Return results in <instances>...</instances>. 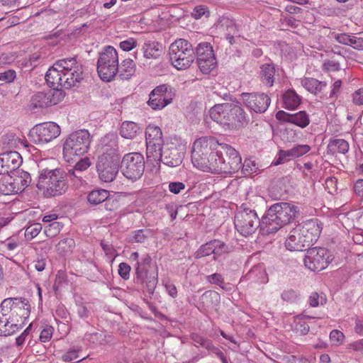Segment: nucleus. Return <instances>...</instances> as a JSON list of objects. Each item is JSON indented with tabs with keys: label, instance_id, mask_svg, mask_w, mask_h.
<instances>
[{
	"label": "nucleus",
	"instance_id": "obj_25",
	"mask_svg": "<svg viewBox=\"0 0 363 363\" xmlns=\"http://www.w3.org/2000/svg\"><path fill=\"white\" fill-rule=\"evenodd\" d=\"M203 143V138L196 139L193 144L191 156L194 167L201 171L204 170Z\"/></svg>",
	"mask_w": 363,
	"mask_h": 363
},
{
	"label": "nucleus",
	"instance_id": "obj_3",
	"mask_svg": "<svg viewBox=\"0 0 363 363\" xmlns=\"http://www.w3.org/2000/svg\"><path fill=\"white\" fill-rule=\"evenodd\" d=\"M297 206L286 202L272 205L262 217L263 233L272 234L293 222L298 216Z\"/></svg>",
	"mask_w": 363,
	"mask_h": 363
},
{
	"label": "nucleus",
	"instance_id": "obj_43",
	"mask_svg": "<svg viewBox=\"0 0 363 363\" xmlns=\"http://www.w3.org/2000/svg\"><path fill=\"white\" fill-rule=\"evenodd\" d=\"M216 28L222 31H226L225 33H231L232 35H236L238 33L236 26L233 21L225 17L220 18L218 23L216 25Z\"/></svg>",
	"mask_w": 363,
	"mask_h": 363
},
{
	"label": "nucleus",
	"instance_id": "obj_2",
	"mask_svg": "<svg viewBox=\"0 0 363 363\" xmlns=\"http://www.w3.org/2000/svg\"><path fill=\"white\" fill-rule=\"evenodd\" d=\"M204 44L200 43L194 52L191 44L183 38L177 39L169 46V55L172 65L179 70L189 68L197 55L196 63L200 71L204 73Z\"/></svg>",
	"mask_w": 363,
	"mask_h": 363
},
{
	"label": "nucleus",
	"instance_id": "obj_10",
	"mask_svg": "<svg viewBox=\"0 0 363 363\" xmlns=\"http://www.w3.org/2000/svg\"><path fill=\"white\" fill-rule=\"evenodd\" d=\"M206 146H209V152H206L208 155L207 163H206V172L211 173L220 174L223 172L228 171V167L223 163L222 144L218 143L213 138H206Z\"/></svg>",
	"mask_w": 363,
	"mask_h": 363
},
{
	"label": "nucleus",
	"instance_id": "obj_39",
	"mask_svg": "<svg viewBox=\"0 0 363 363\" xmlns=\"http://www.w3.org/2000/svg\"><path fill=\"white\" fill-rule=\"evenodd\" d=\"M206 74H207L206 71L208 70L209 72H214L215 69L217 67V60L213 53V47L209 44L206 43Z\"/></svg>",
	"mask_w": 363,
	"mask_h": 363
},
{
	"label": "nucleus",
	"instance_id": "obj_44",
	"mask_svg": "<svg viewBox=\"0 0 363 363\" xmlns=\"http://www.w3.org/2000/svg\"><path fill=\"white\" fill-rule=\"evenodd\" d=\"M289 120L290 123L295 124L302 128L306 127L310 123L308 114L303 111L291 114V117Z\"/></svg>",
	"mask_w": 363,
	"mask_h": 363
},
{
	"label": "nucleus",
	"instance_id": "obj_16",
	"mask_svg": "<svg viewBox=\"0 0 363 363\" xmlns=\"http://www.w3.org/2000/svg\"><path fill=\"white\" fill-rule=\"evenodd\" d=\"M99 152L98 157L121 160L118 135L114 133H109L101 138Z\"/></svg>",
	"mask_w": 363,
	"mask_h": 363
},
{
	"label": "nucleus",
	"instance_id": "obj_8",
	"mask_svg": "<svg viewBox=\"0 0 363 363\" xmlns=\"http://www.w3.org/2000/svg\"><path fill=\"white\" fill-rule=\"evenodd\" d=\"M118 56L116 49L107 46L100 53L97 62V72L100 78L105 82H111L117 74Z\"/></svg>",
	"mask_w": 363,
	"mask_h": 363
},
{
	"label": "nucleus",
	"instance_id": "obj_64",
	"mask_svg": "<svg viewBox=\"0 0 363 363\" xmlns=\"http://www.w3.org/2000/svg\"><path fill=\"white\" fill-rule=\"evenodd\" d=\"M353 101L356 105H363V89H359L353 94Z\"/></svg>",
	"mask_w": 363,
	"mask_h": 363
},
{
	"label": "nucleus",
	"instance_id": "obj_6",
	"mask_svg": "<svg viewBox=\"0 0 363 363\" xmlns=\"http://www.w3.org/2000/svg\"><path fill=\"white\" fill-rule=\"evenodd\" d=\"M235 227L242 236L253 234L260 227L263 232L262 218L260 220L255 210H252L243 203L237 211L234 219Z\"/></svg>",
	"mask_w": 363,
	"mask_h": 363
},
{
	"label": "nucleus",
	"instance_id": "obj_17",
	"mask_svg": "<svg viewBox=\"0 0 363 363\" xmlns=\"http://www.w3.org/2000/svg\"><path fill=\"white\" fill-rule=\"evenodd\" d=\"M121 160L98 157L96 170L100 179L104 182H111L116 178Z\"/></svg>",
	"mask_w": 363,
	"mask_h": 363
},
{
	"label": "nucleus",
	"instance_id": "obj_50",
	"mask_svg": "<svg viewBox=\"0 0 363 363\" xmlns=\"http://www.w3.org/2000/svg\"><path fill=\"white\" fill-rule=\"evenodd\" d=\"M16 77V71L13 69H7L0 72V81L5 82L6 83H11Z\"/></svg>",
	"mask_w": 363,
	"mask_h": 363
},
{
	"label": "nucleus",
	"instance_id": "obj_54",
	"mask_svg": "<svg viewBox=\"0 0 363 363\" xmlns=\"http://www.w3.org/2000/svg\"><path fill=\"white\" fill-rule=\"evenodd\" d=\"M91 165L90 160L88 157L81 159L74 166L78 173L87 169Z\"/></svg>",
	"mask_w": 363,
	"mask_h": 363
},
{
	"label": "nucleus",
	"instance_id": "obj_19",
	"mask_svg": "<svg viewBox=\"0 0 363 363\" xmlns=\"http://www.w3.org/2000/svg\"><path fill=\"white\" fill-rule=\"evenodd\" d=\"M22 162L21 155L16 151H9L0 154V174L13 173L18 170Z\"/></svg>",
	"mask_w": 363,
	"mask_h": 363
},
{
	"label": "nucleus",
	"instance_id": "obj_4",
	"mask_svg": "<svg viewBox=\"0 0 363 363\" xmlns=\"http://www.w3.org/2000/svg\"><path fill=\"white\" fill-rule=\"evenodd\" d=\"M36 186L46 197L62 195L68 189L67 174L60 168L40 169Z\"/></svg>",
	"mask_w": 363,
	"mask_h": 363
},
{
	"label": "nucleus",
	"instance_id": "obj_36",
	"mask_svg": "<svg viewBox=\"0 0 363 363\" xmlns=\"http://www.w3.org/2000/svg\"><path fill=\"white\" fill-rule=\"evenodd\" d=\"M109 196V191L106 189H96L88 194L87 201L90 205L96 206L104 202Z\"/></svg>",
	"mask_w": 363,
	"mask_h": 363
},
{
	"label": "nucleus",
	"instance_id": "obj_60",
	"mask_svg": "<svg viewBox=\"0 0 363 363\" xmlns=\"http://www.w3.org/2000/svg\"><path fill=\"white\" fill-rule=\"evenodd\" d=\"M295 331L301 335H306L309 331V326L305 322H298L295 325Z\"/></svg>",
	"mask_w": 363,
	"mask_h": 363
},
{
	"label": "nucleus",
	"instance_id": "obj_51",
	"mask_svg": "<svg viewBox=\"0 0 363 363\" xmlns=\"http://www.w3.org/2000/svg\"><path fill=\"white\" fill-rule=\"evenodd\" d=\"M298 295L296 291L293 289L284 291L281 294V298L286 302L293 303L297 300Z\"/></svg>",
	"mask_w": 363,
	"mask_h": 363
},
{
	"label": "nucleus",
	"instance_id": "obj_40",
	"mask_svg": "<svg viewBox=\"0 0 363 363\" xmlns=\"http://www.w3.org/2000/svg\"><path fill=\"white\" fill-rule=\"evenodd\" d=\"M56 67L60 68L62 72L76 69H82L75 57L65 58L57 60L55 63Z\"/></svg>",
	"mask_w": 363,
	"mask_h": 363
},
{
	"label": "nucleus",
	"instance_id": "obj_34",
	"mask_svg": "<svg viewBox=\"0 0 363 363\" xmlns=\"http://www.w3.org/2000/svg\"><path fill=\"white\" fill-rule=\"evenodd\" d=\"M139 130L140 127L137 123L132 121H124L121 125L120 134L125 139H133Z\"/></svg>",
	"mask_w": 363,
	"mask_h": 363
},
{
	"label": "nucleus",
	"instance_id": "obj_33",
	"mask_svg": "<svg viewBox=\"0 0 363 363\" xmlns=\"http://www.w3.org/2000/svg\"><path fill=\"white\" fill-rule=\"evenodd\" d=\"M11 298H6L4 299L0 304V313L8 318L10 322H12L11 328L18 329L17 323H15L13 311V303Z\"/></svg>",
	"mask_w": 363,
	"mask_h": 363
},
{
	"label": "nucleus",
	"instance_id": "obj_31",
	"mask_svg": "<svg viewBox=\"0 0 363 363\" xmlns=\"http://www.w3.org/2000/svg\"><path fill=\"white\" fill-rule=\"evenodd\" d=\"M13 177L14 184L18 192H22L31 183L32 179L30 174L22 169L14 172Z\"/></svg>",
	"mask_w": 363,
	"mask_h": 363
},
{
	"label": "nucleus",
	"instance_id": "obj_5",
	"mask_svg": "<svg viewBox=\"0 0 363 363\" xmlns=\"http://www.w3.org/2000/svg\"><path fill=\"white\" fill-rule=\"evenodd\" d=\"M91 143V135L87 130L82 129L69 134L63 144V156L67 161L73 160L74 156L86 153Z\"/></svg>",
	"mask_w": 363,
	"mask_h": 363
},
{
	"label": "nucleus",
	"instance_id": "obj_63",
	"mask_svg": "<svg viewBox=\"0 0 363 363\" xmlns=\"http://www.w3.org/2000/svg\"><path fill=\"white\" fill-rule=\"evenodd\" d=\"M54 328L52 326L47 325L41 332L40 335V340L43 339L48 340L52 336Z\"/></svg>",
	"mask_w": 363,
	"mask_h": 363
},
{
	"label": "nucleus",
	"instance_id": "obj_41",
	"mask_svg": "<svg viewBox=\"0 0 363 363\" xmlns=\"http://www.w3.org/2000/svg\"><path fill=\"white\" fill-rule=\"evenodd\" d=\"M146 143L149 141L152 143H163L162 133L161 129L155 125H148L145 132Z\"/></svg>",
	"mask_w": 363,
	"mask_h": 363
},
{
	"label": "nucleus",
	"instance_id": "obj_56",
	"mask_svg": "<svg viewBox=\"0 0 363 363\" xmlns=\"http://www.w3.org/2000/svg\"><path fill=\"white\" fill-rule=\"evenodd\" d=\"M137 41L133 38L121 41L120 43V48L124 51H130L136 47Z\"/></svg>",
	"mask_w": 363,
	"mask_h": 363
},
{
	"label": "nucleus",
	"instance_id": "obj_22",
	"mask_svg": "<svg viewBox=\"0 0 363 363\" xmlns=\"http://www.w3.org/2000/svg\"><path fill=\"white\" fill-rule=\"evenodd\" d=\"M15 323H23L30 313V305L27 298L23 297L11 298Z\"/></svg>",
	"mask_w": 363,
	"mask_h": 363
},
{
	"label": "nucleus",
	"instance_id": "obj_20",
	"mask_svg": "<svg viewBox=\"0 0 363 363\" xmlns=\"http://www.w3.org/2000/svg\"><path fill=\"white\" fill-rule=\"evenodd\" d=\"M223 151V163L228 167V171L223 172L225 174H232L238 171L241 167V157L239 152L233 147L222 144L220 147Z\"/></svg>",
	"mask_w": 363,
	"mask_h": 363
},
{
	"label": "nucleus",
	"instance_id": "obj_32",
	"mask_svg": "<svg viewBox=\"0 0 363 363\" xmlns=\"http://www.w3.org/2000/svg\"><path fill=\"white\" fill-rule=\"evenodd\" d=\"M143 55L147 59H157L162 52V45L157 42L148 41L143 46Z\"/></svg>",
	"mask_w": 363,
	"mask_h": 363
},
{
	"label": "nucleus",
	"instance_id": "obj_26",
	"mask_svg": "<svg viewBox=\"0 0 363 363\" xmlns=\"http://www.w3.org/2000/svg\"><path fill=\"white\" fill-rule=\"evenodd\" d=\"M62 72L60 68L56 67L55 64L47 71L45 77V81L48 85L52 88V89L63 87Z\"/></svg>",
	"mask_w": 363,
	"mask_h": 363
},
{
	"label": "nucleus",
	"instance_id": "obj_28",
	"mask_svg": "<svg viewBox=\"0 0 363 363\" xmlns=\"http://www.w3.org/2000/svg\"><path fill=\"white\" fill-rule=\"evenodd\" d=\"M275 67L272 64L267 63L260 67L259 77L261 82L268 87L274 85L275 79Z\"/></svg>",
	"mask_w": 363,
	"mask_h": 363
},
{
	"label": "nucleus",
	"instance_id": "obj_57",
	"mask_svg": "<svg viewBox=\"0 0 363 363\" xmlns=\"http://www.w3.org/2000/svg\"><path fill=\"white\" fill-rule=\"evenodd\" d=\"M185 189V184L182 182H173L169 184V190L170 192L177 194L181 192V191Z\"/></svg>",
	"mask_w": 363,
	"mask_h": 363
},
{
	"label": "nucleus",
	"instance_id": "obj_47",
	"mask_svg": "<svg viewBox=\"0 0 363 363\" xmlns=\"http://www.w3.org/2000/svg\"><path fill=\"white\" fill-rule=\"evenodd\" d=\"M104 203L105 208L108 211H115L120 208L119 200L113 196H108V199L104 201Z\"/></svg>",
	"mask_w": 363,
	"mask_h": 363
},
{
	"label": "nucleus",
	"instance_id": "obj_27",
	"mask_svg": "<svg viewBox=\"0 0 363 363\" xmlns=\"http://www.w3.org/2000/svg\"><path fill=\"white\" fill-rule=\"evenodd\" d=\"M62 75L63 78V87L65 89H70L83 79L82 69L62 72Z\"/></svg>",
	"mask_w": 363,
	"mask_h": 363
},
{
	"label": "nucleus",
	"instance_id": "obj_61",
	"mask_svg": "<svg viewBox=\"0 0 363 363\" xmlns=\"http://www.w3.org/2000/svg\"><path fill=\"white\" fill-rule=\"evenodd\" d=\"M58 245L60 247H62L65 250L67 248V250L70 251L74 246V240L69 238H65L61 240Z\"/></svg>",
	"mask_w": 363,
	"mask_h": 363
},
{
	"label": "nucleus",
	"instance_id": "obj_18",
	"mask_svg": "<svg viewBox=\"0 0 363 363\" xmlns=\"http://www.w3.org/2000/svg\"><path fill=\"white\" fill-rule=\"evenodd\" d=\"M298 227L309 247L318 240L323 228L322 223L318 219L308 220L298 224Z\"/></svg>",
	"mask_w": 363,
	"mask_h": 363
},
{
	"label": "nucleus",
	"instance_id": "obj_42",
	"mask_svg": "<svg viewBox=\"0 0 363 363\" xmlns=\"http://www.w3.org/2000/svg\"><path fill=\"white\" fill-rule=\"evenodd\" d=\"M328 148L333 153L345 154L349 150V144L343 139H335L330 142Z\"/></svg>",
	"mask_w": 363,
	"mask_h": 363
},
{
	"label": "nucleus",
	"instance_id": "obj_55",
	"mask_svg": "<svg viewBox=\"0 0 363 363\" xmlns=\"http://www.w3.org/2000/svg\"><path fill=\"white\" fill-rule=\"evenodd\" d=\"M333 37L339 43L345 45H350V43H351L352 35L347 33H334Z\"/></svg>",
	"mask_w": 363,
	"mask_h": 363
},
{
	"label": "nucleus",
	"instance_id": "obj_11",
	"mask_svg": "<svg viewBox=\"0 0 363 363\" xmlns=\"http://www.w3.org/2000/svg\"><path fill=\"white\" fill-rule=\"evenodd\" d=\"M60 134V126L54 122L38 124L29 133V138L35 144H45L56 138Z\"/></svg>",
	"mask_w": 363,
	"mask_h": 363
},
{
	"label": "nucleus",
	"instance_id": "obj_35",
	"mask_svg": "<svg viewBox=\"0 0 363 363\" xmlns=\"http://www.w3.org/2000/svg\"><path fill=\"white\" fill-rule=\"evenodd\" d=\"M283 101L284 107L287 109L293 110L296 108L301 104V98L292 89L287 90L283 94Z\"/></svg>",
	"mask_w": 363,
	"mask_h": 363
},
{
	"label": "nucleus",
	"instance_id": "obj_9",
	"mask_svg": "<svg viewBox=\"0 0 363 363\" xmlns=\"http://www.w3.org/2000/svg\"><path fill=\"white\" fill-rule=\"evenodd\" d=\"M120 167L123 176L131 181L140 179L145 171V159L140 152L125 154L120 162Z\"/></svg>",
	"mask_w": 363,
	"mask_h": 363
},
{
	"label": "nucleus",
	"instance_id": "obj_52",
	"mask_svg": "<svg viewBox=\"0 0 363 363\" xmlns=\"http://www.w3.org/2000/svg\"><path fill=\"white\" fill-rule=\"evenodd\" d=\"M320 298L321 304H324L326 301L325 298H323V296H320V295L317 292H313L309 296L308 303L311 307H317L319 305V299Z\"/></svg>",
	"mask_w": 363,
	"mask_h": 363
},
{
	"label": "nucleus",
	"instance_id": "obj_15",
	"mask_svg": "<svg viewBox=\"0 0 363 363\" xmlns=\"http://www.w3.org/2000/svg\"><path fill=\"white\" fill-rule=\"evenodd\" d=\"M241 99L244 105L250 111L257 113H264L271 103L270 97L261 92L242 93Z\"/></svg>",
	"mask_w": 363,
	"mask_h": 363
},
{
	"label": "nucleus",
	"instance_id": "obj_58",
	"mask_svg": "<svg viewBox=\"0 0 363 363\" xmlns=\"http://www.w3.org/2000/svg\"><path fill=\"white\" fill-rule=\"evenodd\" d=\"M350 46H352L354 49L363 50V38L352 36L351 43Z\"/></svg>",
	"mask_w": 363,
	"mask_h": 363
},
{
	"label": "nucleus",
	"instance_id": "obj_45",
	"mask_svg": "<svg viewBox=\"0 0 363 363\" xmlns=\"http://www.w3.org/2000/svg\"><path fill=\"white\" fill-rule=\"evenodd\" d=\"M12 322L0 313V336H9L15 333L16 328H11Z\"/></svg>",
	"mask_w": 363,
	"mask_h": 363
},
{
	"label": "nucleus",
	"instance_id": "obj_29",
	"mask_svg": "<svg viewBox=\"0 0 363 363\" xmlns=\"http://www.w3.org/2000/svg\"><path fill=\"white\" fill-rule=\"evenodd\" d=\"M135 72V64L130 58L125 59L121 64H118L117 74L121 79H129Z\"/></svg>",
	"mask_w": 363,
	"mask_h": 363
},
{
	"label": "nucleus",
	"instance_id": "obj_48",
	"mask_svg": "<svg viewBox=\"0 0 363 363\" xmlns=\"http://www.w3.org/2000/svg\"><path fill=\"white\" fill-rule=\"evenodd\" d=\"M62 226L61 223L53 222L45 228V233L47 236L53 237L60 231Z\"/></svg>",
	"mask_w": 363,
	"mask_h": 363
},
{
	"label": "nucleus",
	"instance_id": "obj_46",
	"mask_svg": "<svg viewBox=\"0 0 363 363\" xmlns=\"http://www.w3.org/2000/svg\"><path fill=\"white\" fill-rule=\"evenodd\" d=\"M42 229L41 225L39 223H34L26 228L25 231V237L27 239L31 240L35 238Z\"/></svg>",
	"mask_w": 363,
	"mask_h": 363
},
{
	"label": "nucleus",
	"instance_id": "obj_21",
	"mask_svg": "<svg viewBox=\"0 0 363 363\" xmlns=\"http://www.w3.org/2000/svg\"><path fill=\"white\" fill-rule=\"evenodd\" d=\"M184 155V152L175 144H166L164 146L160 162L171 167H177L182 162Z\"/></svg>",
	"mask_w": 363,
	"mask_h": 363
},
{
	"label": "nucleus",
	"instance_id": "obj_37",
	"mask_svg": "<svg viewBox=\"0 0 363 363\" xmlns=\"http://www.w3.org/2000/svg\"><path fill=\"white\" fill-rule=\"evenodd\" d=\"M13 177L6 176L0 180V194L11 195L18 193L15 186Z\"/></svg>",
	"mask_w": 363,
	"mask_h": 363
},
{
	"label": "nucleus",
	"instance_id": "obj_38",
	"mask_svg": "<svg viewBox=\"0 0 363 363\" xmlns=\"http://www.w3.org/2000/svg\"><path fill=\"white\" fill-rule=\"evenodd\" d=\"M301 84L309 92L315 94L326 86L324 82L318 81L314 78H304L301 80Z\"/></svg>",
	"mask_w": 363,
	"mask_h": 363
},
{
	"label": "nucleus",
	"instance_id": "obj_1",
	"mask_svg": "<svg viewBox=\"0 0 363 363\" xmlns=\"http://www.w3.org/2000/svg\"><path fill=\"white\" fill-rule=\"evenodd\" d=\"M209 116L225 130H238L249 122L247 115L240 102L214 105L209 110Z\"/></svg>",
	"mask_w": 363,
	"mask_h": 363
},
{
	"label": "nucleus",
	"instance_id": "obj_24",
	"mask_svg": "<svg viewBox=\"0 0 363 363\" xmlns=\"http://www.w3.org/2000/svg\"><path fill=\"white\" fill-rule=\"evenodd\" d=\"M228 252V247L219 240H213L206 242V258L216 260L219 257Z\"/></svg>",
	"mask_w": 363,
	"mask_h": 363
},
{
	"label": "nucleus",
	"instance_id": "obj_59",
	"mask_svg": "<svg viewBox=\"0 0 363 363\" xmlns=\"http://www.w3.org/2000/svg\"><path fill=\"white\" fill-rule=\"evenodd\" d=\"M147 232H148L147 230H143V229H140V230L135 231L133 240L136 242H143L147 237V235L145 234V233H147Z\"/></svg>",
	"mask_w": 363,
	"mask_h": 363
},
{
	"label": "nucleus",
	"instance_id": "obj_62",
	"mask_svg": "<svg viewBox=\"0 0 363 363\" xmlns=\"http://www.w3.org/2000/svg\"><path fill=\"white\" fill-rule=\"evenodd\" d=\"M77 350H71L62 355V359L65 362H72L79 358Z\"/></svg>",
	"mask_w": 363,
	"mask_h": 363
},
{
	"label": "nucleus",
	"instance_id": "obj_14",
	"mask_svg": "<svg viewBox=\"0 0 363 363\" xmlns=\"http://www.w3.org/2000/svg\"><path fill=\"white\" fill-rule=\"evenodd\" d=\"M174 96V89L171 86L161 84L150 92L147 104L154 110L162 109L172 103Z\"/></svg>",
	"mask_w": 363,
	"mask_h": 363
},
{
	"label": "nucleus",
	"instance_id": "obj_53",
	"mask_svg": "<svg viewBox=\"0 0 363 363\" xmlns=\"http://www.w3.org/2000/svg\"><path fill=\"white\" fill-rule=\"evenodd\" d=\"M130 267L125 262H121L118 266V274L125 280L129 279Z\"/></svg>",
	"mask_w": 363,
	"mask_h": 363
},
{
	"label": "nucleus",
	"instance_id": "obj_30",
	"mask_svg": "<svg viewBox=\"0 0 363 363\" xmlns=\"http://www.w3.org/2000/svg\"><path fill=\"white\" fill-rule=\"evenodd\" d=\"M164 146L163 143H152L151 141L147 143L146 155L147 160L152 162H160Z\"/></svg>",
	"mask_w": 363,
	"mask_h": 363
},
{
	"label": "nucleus",
	"instance_id": "obj_7",
	"mask_svg": "<svg viewBox=\"0 0 363 363\" xmlns=\"http://www.w3.org/2000/svg\"><path fill=\"white\" fill-rule=\"evenodd\" d=\"M158 272L155 265L152 263V258L145 255L140 261H137L135 266V279L137 284H145L147 291L152 295L158 282Z\"/></svg>",
	"mask_w": 363,
	"mask_h": 363
},
{
	"label": "nucleus",
	"instance_id": "obj_12",
	"mask_svg": "<svg viewBox=\"0 0 363 363\" xmlns=\"http://www.w3.org/2000/svg\"><path fill=\"white\" fill-rule=\"evenodd\" d=\"M329 251L324 247L309 248L304 258L305 266L311 271H320L325 269L331 262Z\"/></svg>",
	"mask_w": 363,
	"mask_h": 363
},
{
	"label": "nucleus",
	"instance_id": "obj_49",
	"mask_svg": "<svg viewBox=\"0 0 363 363\" xmlns=\"http://www.w3.org/2000/svg\"><path fill=\"white\" fill-rule=\"evenodd\" d=\"M294 157L303 156L311 150V147L308 145H298L291 148Z\"/></svg>",
	"mask_w": 363,
	"mask_h": 363
},
{
	"label": "nucleus",
	"instance_id": "obj_13",
	"mask_svg": "<svg viewBox=\"0 0 363 363\" xmlns=\"http://www.w3.org/2000/svg\"><path fill=\"white\" fill-rule=\"evenodd\" d=\"M64 97L65 92L61 89L39 91L31 97L30 108L34 110L51 106L60 102Z\"/></svg>",
	"mask_w": 363,
	"mask_h": 363
},
{
	"label": "nucleus",
	"instance_id": "obj_23",
	"mask_svg": "<svg viewBox=\"0 0 363 363\" xmlns=\"http://www.w3.org/2000/svg\"><path fill=\"white\" fill-rule=\"evenodd\" d=\"M285 246L290 251H303L309 247L298 225L290 231Z\"/></svg>",
	"mask_w": 363,
	"mask_h": 363
}]
</instances>
